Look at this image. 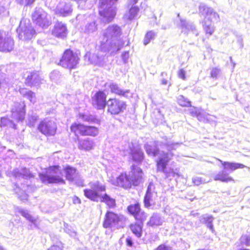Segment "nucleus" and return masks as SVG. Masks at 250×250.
Segmentation results:
<instances>
[{
	"instance_id": "obj_1",
	"label": "nucleus",
	"mask_w": 250,
	"mask_h": 250,
	"mask_svg": "<svg viewBox=\"0 0 250 250\" xmlns=\"http://www.w3.org/2000/svg\"><path fill=\"white\" fill-rule=\"evenodd\" d=\"M122 35L121 27L112 24L108 26L102 32L100 47L104 52H109L114 54L119 51L124 46V43L120 40Z\"/></svg>"
},
{
	"instance_id": "obj_2",
	"label": "nucleus",
	"mask_w": 250,
	"mask_h": 250,
	"mask_svg": "<svg viewBox=\"0 0 250 250\" xmlns=\"http://www.w3.org/2000/svg\"><path fill=\"white\" fill-rule=\"evenodd\" d=\"M162 144L164 148H166L168 151H171L177 149L181 144L174 143L170 140H166L162 143ZM172 156L173 154L170 152L167 153L162 152L160 153L159 160L156 161L157 170L163 172L165 174L166 177L170 179L176 175H178L177 172L173 168L167 167L168 163Z\"/></svg>"
},
{
	"instance_id": "obj_3",
	"label": "nucleus",
	"mask_w": 250,
	"mask_h": 250,
	"mask_svg": "<svg viewBox=\"0 0 250 250\" xmlns=\"http://www.w3.org/2000/svg\"><path fill=\"white\" fill-rule=\"evenodd\" d=\"M143 174L142 169L133 165L128 176L125 173H122L113 182V184L125 189L129 188L132 185L136 186L142 182Z\"/></svg>"
},
{
	"instance_id": "obj_4",
	"label": "nucleus",
	"mask_w": 250,
	"mask_h": 250,
	"mask_svg": "<svg viewBox=\"0 0 250 250\" xmlns=\"http://www.w3.org/2000/svg\"><path fill=\"white\" fill-rule=\"evenodd\" d=\"M117 1L118 0H100L99 13L103 22H109L114 18L116 10L114 5Z\"/></svg>"
},
{
	"instance_id": "obj_5",
	"label": "nucleus",
	"mask_w": 250,
	"mask_h": 250,
	"mask_svg": "<svg viewBox=\"0 0 250 250\" xmlns=\"http://www.w3.org/2000/svg\"><path fill=\"white\" fill-rule=\"evenodd\" d=\"M62 174L59 166L50 167L45 173H40V178L43 183L64 184V180L62 178Z\"/></svg>"
},
{
	"instance_id": "obj_6",
	"label": "nucleus",
	"mask_w": 250,
	"mask_h": 250,
	"mask_svg": "<svg viewBox=\"0 0 250 250\" xmlns=\"http://www.w3.org/2000/svg\"><path fill=\"white\" fill-rule=\"evenodd\" d=\"M219 161L224 166V170L214 176L213 179L215 181H220L223 182L231 181L232 180V179L228 176L229 173L236 169L243 168L245 167L244 165L241 164L223 162L221 160Z\"/></svg>"
},
{
	"instance_id": "obj_7",
	"label": "nucleus",
	"mask_w": 250,
	"mask_h": 250,
	"mask_svg": "<svg viewBox=\"0 0 250 250\" xmlns=\"http://www.w3.org/2000/svg\"><path fill=\"white\" fill-rule=\"evenodd\" d=\"M90 189H84V194L87 198L94 202H99V199L103 196L102 192L105 190V186L98 181L89 183Z\"/></svg>"
},
{
	"instance_id": "obj_8",
	"label": "nucleus",
	"mask_w": 250,
	"mask_h": 250,
	"mask_svg": "<svg viewBox=\"0 0 250 250\" xmlns=\"http://www.w3.org/2000/svg\"><path fill=\"white\" fill-rule=\"evenodd\" d=\"M125 221L126 218L123 215L108 211L105 214L103 225L104 228H123Z\"/></svg>"
},
{
	"instance_id": "obj_9",
	"label": "nucleus",
	"mask_w": 250,
	"mask_h": 250,
	"mask_svg": "<svg viewBox=\"0 0 250 250\" xmlns=\"http://www.w3.org/2000/svg\"><path fill=\"white\" fill-rule=\"evenodd\" d=\"M19 38L20 40H28L31 39L36 34L30 21L28 19H22L19 27L17 29Z\"/></svg>"
},
{
	"instance_id": "obj_10",
	"label": "nucleus",
	"mask_w": 250,
	"mask_h": 250,
	"mask_svg": "<svg viewBox=\"0 0 250 250\" xmlns=\"http://www.w3.org/2000/svg\"><path fill=\"white\" fill-rule=\"evenodd\" d=\"M79 58L77 54L71 50H66L60 60L59 64L64 68L69 69L76 67L78 63Z\"/></svg>"
},
{
	"instance_id": "obj_11",
	"label": "nucleus",
	"mask_w": 250,
	"mask_h": 250,
	"mask_svg": "<svg viewBox=\"0 0 250 250\" xmlns=\"http://www.w3.org/2000/svg\"><path fill=\"white\" fill-rule=\"evenodd\" d=\"M32 17L35 23L42 28L47 27L51 24L47 14L42 8H36Z\"/></svg>"
},
{
	"instance_id": "obj_12",
	"label": "nucleus",
	"mask_w": 250,
	"mask_h": 250,
	"mask_svg": "<svg viewBox=\"0 0 250 250\" xmlns=\"http://www.w3.org/2000/svg\"><path fill=\"white\" fill-rule=\"evenodd\" d=\"M57 128L55 122L47 118L42 121L38 126V130L46 136H54L56 133Z\"/></svg>"
},
{
	"instance_id": "obj_13",
	"label": "nucleus",
	"mask_w": 250,
	"mask_h": 250,
	"mask_svg": "<svg viewBox=\"0 0 250 250\" xmlns=\"http://www.w3.org/2000/svg\"><path fill=\"white\" fill-rule=\"evenodd\" d=\"M71 131L82 135L96 136L99 133L98 128L93 126L84 125L81 124H74L71 126Z\"/></svg>"
},
{
	"instance_id": "obj_14",
	"label": "nucleus",
	"mask_w": 250,
	"mask_h": 250,
	"mask_svg": "<svg viewBox=\"0 0 250 250\" xmlns=\"http://www.w3.org/2000/svg\"><path fill=\"white\" fill-rule=\"evenodd\" d=\"M14 46V42L11 35L7 32L0 31V51L9 52Z\"/></svg>"
},
{
	"instance_id": "obj_15",
	"label": "nucleus",
	"mask_w": 250,
	"mask_h": 250,
	"mask_svg": "<svg viewBox=\"0 0 250 250\" xmlns=\"http://www.w3.org/2000/svg\"><path fill=\"white\" fill-rule=\"evenodd\" d=\"M143 2L142 0H128L127 6L128 11L125 14V18L129 21L135 19L140 11L139 7Z\"/></svg>"
},
{
	"instance_id": "obj_16",
	"label": "nucleus",
	"mask_w": 250,
	"mask_h": 250,
	"mask_svg": "<svg viewBox=\"0 0 250 250\" xmlns=\"http://www.w3.org/2000/svg\"><path fill=\"white\" fill-rule=\"evenodd\" d=\"M199 13L201 16L204 18L203 21L211 23V21H219L220 17L218 14L215 12L213 8L208 7L205 5L199 6Z\"/></svg>"
},
{
	"instance_id": "obj_17",
	"label": "nucleus",
	"mask_w": 250,
	"mask_h": 250,
	"mask_svg": "<svg viewBox=\"0 0 250 250\" xmlns=\"http://www.w3.org/2000/svg\"><path fill=\"white\" fill-rule=\"evenodd\" d=\"M107 111L112 115H117L126 108L125 102L118 99H109L107 102Z\"/></svg>"
},
{
	"instance_id": "obj_18",
	"label": "nucleus",
	"mask_w": 250,
	"mask_h": 250,
	"mask_svg": "<svg viewBox=\"0 0 250 250\" xmlns=\"http://www.w3.org/2000/svg\"><path fill=\"white\" fill-rule=\"evenodd\" d=\"M25 104L24 102L15 103L11 109L12 118L17 121H22L25 116Z\"/></svg>"
},
{
	"instance_id": "obj_19",
	"label": "nucleus",
	"mask_w": 250,
	"mask_h": 250,
	"mask_svg": "<svg viewBox=\"0 0 250 250\" xmlns=\"http://www.w3.org/2000/svg\"><path fill=\"white\" fill-rule=\"evenodd\" d=\"M24 77L25 84L30 87L39 85L42 80L38 71L27 72L24 74Z\"/></svg>"
},
{
	"instance_id": "obj_20",
	"label": "nucleus",
	"mask_w": 250,
	"mask_h": 250,
	"mask_svg": "<svg viewBox=\"0 0 250 250\" xmlns=\"http://www.w3.org/2000/svg\"><path fill=\"white\" fill-rule=\"evenodd\" d=\"M106 98V95L104 92L99 91L92 98L93 105L98 109H104L107 104Z\"/></svg>"
},
{
	"instance_id": "obj_21",
	"label": "nucleus",
	"mask_w": 250,
	"mask_h": 250,
	"mask_svg": "<svg viewBox=\"0 0 250 250\" xmlns=\"http://www.w3.org/2000/svg\"><path fill=\"white\" fill-rule=\"evenodd\" d=\"M127 210L131 214L134 216L136 220L143 221L146 218V214L141 211V208L139 204L130 205L128 207Z\"/></svg>"
},
{
	"instance_id": "obj_22",
	"label": "nucleus",
	"mask_w": 250,
	"mask_h": 250,
	"mask_svg": "<svg viewBox=\"0 0 250 250\" xmlns=\"http://www.w3.org/2000/svg\"><path fill=\"white\" fill-rule=\"evenodd\" d=\"M155 187L152 183H150L147 187V190L144 197V203L145 207L149 208L153 204V197L156 193L154 191Z\"/></svg>"
},
{
	"instance_id": "obj_23",
	"label": "nucleus",
	"mask_w": 250,
	"mask_h": 250,
	"mask_svg": "<svg viewBox=\"0 0 250 250\" xmlns=\"http://www.w3.org/2000/svg\"><path fill=\"white\" fill-rule=\"evenodd\" d=\"M52 34L62 39L65 38L67 34V29L66 25L62 22H57L52 30Z\"/></svg>"
},
{
	"instance_id": "obj_24",
	"label": "nucleus",
	"mask_w": 250,
	"mask_h": 250,
	"mask_svg": "<svg viewBox=\"0 0 250 250\" xmlns=\"http://www.w3.org/2000/svg\"><path fill=\"white\" fill-rule=\"evenodd\" d=\"M129 147V153L130 154L131 157L134 161L136 162H141L144 158V154L141 148L139 146H132L128 144Z\"/></svg>"
},
{
	"instance_id": "obj_25",
	"label": "nucleus",
	"mask_w": 250,
	"mask_h": 250,
	"mask_svg": "<svg viewBox=\"0 0 250 250\" xmlns=\"http://www.w3.org/2000/svg\"><path fill=\"white\" fill-rule=\"evenodd\" d=\"M180 21L182 32L185 34H188L190 32L196 36L199 35V32L193 23L183 19H180Z\"/></svg>"
},
{
	"instance_id": "obj_26",
	"label": "nucleus",
	"mask_w": 250,
	"mask_h": 250,
	"mask_svg": "<svg viewBox=\"0 0 250 250\" xmlns=\"http://www.w3.org/2000/svg\"><path fill=\"white\" fill-rule=\"evenodd\" d=\"M98 25L95 21L87 22L81 28V32L88 36L93 35L98 30Z\"/></svg>"
},
{
	"instance_id": "obj_27",
	"label": "nucleus",
	"mask_w": 250,
	"mask_h": 250,
	"mask_svg": "<svg viewBox=\"0 0 250 250\" xmlns=\"http://www.w3.org/2000/svg\"><path fill=\"white\" fill-rule=\"evenodd\" d=\"M109 88L110 91L112 93H114L116 95L123 96L125 97H127L129 94V90H123L121 89L117 84L112 83L109 85Z\"/></svg>"
},
{
	"instance_id": "obj_28",
	"label": "nucleus",
	"mask_w": 250,
	"mask_h": 250,
	"mask_svg": "<svg viewBox=\"0 0 250 250\" xmlns=\"http://www.w3.org/2000/svg\"><path fill=\"white\" fill-rule=\"evenodd\" d=\"M213 217L211 215L208 214H204L200 217V221L203 223L206 224L207 227L212 232L214 231L212 222L213 221Z\"/></svg>"
},
{
	"instance_id": "obj_29",
	"label": "nucleus",
	"mask_w": 250,
	"mask_h": 250,
	"mask_svg": "<svg viewBox=\"0 0 250 250\" xmlns=\"http://www.w3.org/2000/svg\"><path fill=\"white\" fill-rule=\"evenodd\" d=\"M87 58H88V61L90 62L94 65L101 64L104 60L103 55L99 56L97 54H91L89 53H87L85 56V59H86Z\"/></svg>"
},
{
	"instance_id": "obj_30",
	"label": "nucleus",
	"mask_w": 250,
	"mask_h": 250,
	"mask_svg": "<svg viewBox=\"0 0 250 250\" xmlns=\"http://www.w3.org/2000/svg\"><path fill=\"white\" fill-rule=\"evenodd\" d=\"M94 146V142L92 140L87 139L79 141L78 147L80 149L88 150L92 149Z\"/></svg>"
},
{
	"instance_id": "obj_31",
	"label": "nucleus",
	"mask_w": 250,
	"mask_h": 250,
	"mask_svg": "<svg viewBox=\"0 0 250 250\" xmlns=\"http://www.w3.org/2000/svg\"><path fill=\"white\" fill-rule=\"evenodd\" d=\"M164 221L161 215L159 214H153L150 217L147 224L149 226H158L162 225Z\"/></svg>"
},
{
	"instance_id": "obj_32",
	"label": "nucleus",
	"mask_w": 250,
	"mask_h": 250,
	"mask_svg": "<svg viewBox=\"0 0 250 250\" xmlns=\"http://www.w3.org/2000/svg\"><path fill=\"white\" fill-rule=\"evenodd\" d=\"M145 148L146 153L149 156H158V160H159V156L160 153L163 152V151H160L155 146H151L148 144L145 145Z\"/></svg>"
},
{
	"instance_id": "obj_33",
	"label": "nucleus",
	"mask_w": 250,
	"mask_h": 250,
	"mask_svg": "<svg viewBox=\"0 0 250 250\" xmlns=\"http://www.w3.org/2000/svg\"><path fill=\"white\" fill-rule=\"evenodd\" d=\"M66 179L72 182L77 176L78 173L76 169L70 166H67L64 169Z\"/></svg>"
},
{
	"instance_id": "obj_34",
	"label": "nucleus",
	"mask_w": 250,
	"mask_h": 250,
	"mask_svg": "<svg viewBox=\"0 0 250 250\" xmlns=\"http://www.w3.org/2000/svg\"><path fill=\"white\" fill-rule=\"evenodd\" d=\"M72 11V4L70 2L65 3L63 7L57 8V12L63 17L69 15Z\"/></svg>"
},
{
	"instance_id": "obj_35",
	"label": "nucleus",
	"mask_w": 250,
	"mask_h": 250,
	"mask_svg": "<svg viewBox=\"0 0 250 250\" xmlns=\"http://www.w3.org/2000/svg\"><path fill=\"white\" fill-rule=\"evenodd\" d=\"M141 221L139 224L135 223L130 226L131 231L138 238L141 237L142 234L143 223Z\"/></svg>"
},
{
	"instance_id": "obj_36",
	"label": "nucleus",
	"mask_w": 250,
	"mask_h": 250,
	"mask_svg": "<svg viewBox=\"0 0 250 250\" xmlns=\"http://www.w3.org/2000/svg\"><path fill=\"white\" fill-rule=\"evenodd\" d=\"M20 93L31 103H34L36 102L35 94L32 91L23 88L20 90Z\"/></svg>"
},
{
	"instance_id": "obj_37",
	"label": "nucleus",
	"mask_w": 250,
	"mask_h": 250,
	"mask_svg": "<svg viewBox=\"0 0 250 250\" xmlns=\"http://www.w3.org/2000/svg\"><path fill=\"white\" fill-rule=\"evenodd\" d=\"M99 201L105 203L109 208H113L115 206V200L106 193L104 194L99 199Z\"/></svg>"
},
{
	"instance_id": "obj_38",
	"label": "nucleus",
	"mask_w": 250,
	"mask_h": 250,
	"mask_svg": "<svg viewBox=\"0 0 250 250\" xmlns=\"http://www.w3.org/2000/svg\"><path fill=\"white\" fill-rule=\"evenodd\" d=\"M211 181V179L210 177L207 178L199 176H194L192 179L193 183L196 186H199L201 184L208 183Z\"/></svg>"
},
{
	"instance_id": "obj_39",
	"label": "nucleus",
	"mask_w": 250,
	"mask_h": 250,
	"mask_svg": "<svg viewBox=\"0 0 250 250\" xmlns=\"http://www.w3.org/2000/svg\"><path fill=\"white\" fill-rule=\"evenodd\" d=\"M203 27L206 35L208 36H211L214 31V26L211 23L207 22V21H203Z\"/></svg>"
},
{
	"instance_id": "obj_40",
	"label": "nucleus",
	"mask_w": 250,
	"mask_h": 250,
	"mask_svg": "<svg viewBox=\"0 0 250 250\" xmlns=\"http://www.w3.org/2000/svg\"><path fill=\"white\" fill-rule=\"evenodd\" d=\"M19 213L24 218H25L28 221L33 224L35 226H36V222L37 220V218L32 216L27 210L23 209H20L19 210Z\"/></svg>"
},
{
	"instance_id": "obj_41",
	"label": "nucleus",
	"mask_w": 250,
	"mask_h": 250,
	"mask_svg": "<svg viewBox=\"0 0 250 250\" xmlns=\"http://www.w3.org/2000/svg\"><path fill=\"white\" fill-rule=\"evenodd\" d=\"M195 115L198 120L201 122L207 123L210 121V116L204 112L197 113L196 112Z\"/></svg>"
},
{
	"instance_id": "obj_42",
	"label": "nucleus",
	"mask_w": 250,
	"mask_h": 250,
	"mask_svg": "<svg viewBox=\"0 0 250 250\" xmlns=\"http://www.w3.org/2000/svg\"><path fill=\"white\" fill-rule=\"evenodd\" d=\"M156 34L157 33L156 32L152 30L147 32L144 39V44L145 45L148 44L151 40L155 39Z\"/></svg>"
},
{
	"instance_id": "obj_43",
	"label": "nucleus",
	"mask_w": 250,
	"mask_h": 250,
	"mask_svg": "<svg viewBox=\"0 0 250 250\" xmlns=\"http://www.w3.org/2000/svg\"><path fill=\"white\" fill-rule=\"evenodd\" d=\"M240 243L246 246H250V234H245L241 236L240 238Z\"/></svg>"
},
{
	"instance_id": "obj_44",
	"label": "nucleus",
	"mask_w": 250,
	"mask_h": 250,
	"mask_svg": "<svg viewBox=\"0 0 250 250\" xmlns=\"http://www.w3.org/2000/svg\"><path fill=\"white\" fill-rule=\"evenodd\" d=\"M178 104L182 106H189L190 105V102L188 99L185 98L182 95L178 96Z\"/></svg>"
},
{
	"instance_id": "obj_45",
	"label": "nucleus",
	"mask_w": 250,
	"mask_h": 250,
	"mask_svg": "<svg viewBox=\"0 0 250 250\" xmlns=\"http://www.w3.org/2000/svg\"><path fill=\"white\" fill-rule=\"evenodd\" d=\"M72 182H73L75 185L79 187H83L84 186V181L82 177L80 175L79 173L78 174L77 176L74 179Z\"/></svg>"
},
{
	"instance_id": "obj_46",
	"label": "nucleus",
	"mask_w": 250,
	"mask_h": 250,
	"mask_svg": "<svg viewBox=\"0 0 250 250\" xmlns=\"http://www.w3.org/2000/svg\"><path fill=\"white\" fill-rule=\"evenodd\" d=\"M221 73V69L218 67H213L210 72V77L217 79Z\"/></svg>"
},
{
	"instance_id": "obj_47",
	"label": "nucleus",
	"mask_w": 250,
	"mask_h": 250,
	"mask_svg": "<svg viewBox=\"0 0 250 250\" xmlns=\"http://www.w3.org/2000/svg\"><path fill=\"white\" fill-rule=\"evenodd\" d=\"M37 120V116L35 115H29L27 119V125L30 126H34Z\"/></svg>"
},
{
	"instance_id": "obj_48",
	"label": "nucleus",
	"mask_w": 250,
	"mask_h": 250,
	"mask_svg": "<svg viewBox=\"0 0 250 250\" xmlns=\"http://www.w3.org/2000/svg\"><path fill=\"white\" fill-rule=\"evenodd\" d=\"M82 119L84 121L89 123H96L97 121L96 118L92 115H84L83 116Z\"/></svg>"
},
{
	"instance_id": "obj_49",
	"label": "nucleus",
	"mask_w": 250,
	"mask_h": 250,
	"mask_svg": "<svg viewBox=\"0 0 250 250\" xmlns=\"http://www.w3.org/2000/svg\"><path fill=\"white\" fill-rule=\"evenodd\" d=\"M63 245L61 242L52 246L48 250H62Z\"/></svg>"
},
{
	"instance_id": "obj_50",
	"label": "nucleus",
	"mask_w": 250,
	"mask_h": 250,
	"mask_svg": "<svg viewBox=\"0 0 250 250\" xmlns=\"http://www.w3.org/2000/svg\"><path fill=\"white\" fill-rule=\"evenodd\" d=\"M13 175L16 178H20L22 177L23 178H25V177H27L26 175L23 174L21 172H20L17 169H15L13 171Z\"/></svg>"
},
{
	"instance_id": "obj_51",
	"label": "nucleus",
	"mask_w": 250,
	"mask_h": 250,
	"mask_svg": "<svg viewBox=\"0 0 250 250\" xmlns=\"http://www.w3.org/2000/svg\"><path fill=\"white\" fill-rule=\"evenodd\" d=\"M154 250H172V249L170 247L167 246L165 244H161Z\"/></svg>"
},
{
	"instance_id": "obj_52",
	"label": "nucleus",
	"mask_w": 250,
	"mask_h": 250,
	"mask_svg": "<svg viewBox=\"0 0 250 250\" xmlns=\"http://www.w3.org/2000/svg\"><path fill=\"white\" fill-rule=\"evenodd\" d=\"M178 75L179 78L183 80L186 79V71L184 70V69L182 68L181 69L178 73Z\"/></svg>"
},
{
	"instance_id": "obj_53",
	"label": "nucleus",
	"mask_w": 250,
	"mask_h": 250,
	"mask_svg": "<svg viewBox=\"0 0 250 250\" xmlns=\"http://www.w3.org/2000/svg\"><path fill=\"white\" fill-rule=\"evenodd\" d=\"M59 76V72L56 71L52 72L50 74V77L52 80L56 81L57 79V77Z\"/></svg>"
},
{
	"instance_id": "obj_54",
	"label": "nucleus",
	"mask_w": 250,
	"mask_h": 250,
	"mask_svg": "<svg viewBox=\"0 0 250 250\" xmlns=\"http://www.w3.org/2000/svg\"><path fill=\"white\" fill-rule=\"evenodd\" d=\"M122 58L124 62L126 63L129 58V52L128 51L124 52L122 55Z\"/></svg>"
},
{
	"instance_id": "obj_55",
	"label": "nucleus",
	"mask_w": 250,
	"mask_h": 250,
	"mask_svg": "<svg viewBox=\"0 0 250 250\" xmlns=\"http://www.w3.org/2000/svg\"><path fill=\"white\" fill-rule=\"evenodd\" d=\"M10 121L6 118H2L0 120V126L3 127L7 125L8 123H10Z\"/></svg>"
},
{
	"instance_id": "obj_56",
	"label": "nucleus",
	"mask_w": 250,
	"mask_h": 250,
	"mask_svg": "<svg viewBox=\"0 0 250 250\" xmlns=\"http://www.w3.org/2000/svg\"><path fill=\"white\" fill-rule=\"evenodd\" d=\"M85 15L78 14L76 17V20L78 21H81L85 19Z\"/></svg>"
},
{
	"instance_id": "obj_57",
	"label": "nucleus",
	"mask_w": 250,
	"mask_h": 250,
	"mask_svg": "<svg viewBox=\"0 0 250 250\" xmlns=\"http://www.w3.org/2000/svg\"><path fill=\"white\" fill-rule=\"evenodd\" d=\"M126 242L127 244V245L130 247H131L133 245V242L131 240V238L130 237H128L126 239Z\"/></svg>"
},
{
	"instance_id": "obj_58",
	"label": "nucleus",
	"mask_w": 250,
	"mask_h": 250,
	"mask_svg": "<svg viewBox=\"0 0 250 250\" xmlns=\"http://www.w3.org/2000/svg\"><path fill=\"white\" fill-rule=\"evenodd\" d=\"M24 1V5H27L32 4L34 2L35 0H25Z\"/></svg>"
},
{
	"instance_id": "obj_59",
	"label": "nucleus",
	"mask_w": 250,
	"mask_h": 250,
	"mask_svg": "<svg viewBox=\"0 0 250 250\" xmlns=\"http://www.w3.org/2000/svg\"><path fill=\"white\" fill-rule=\"evenodd\" d=\"M238 42H239L240 45V47L242 48L243 47V39L242 38L240 37L238 39Z\"/></svg>"
},
{
	"instance_id": "obj_60",
	"label": "nucleus",
	"mask_w": 250,
	"mask_h": 250,
	"mask_svg": "<svg viewBox=\"0 0 250 250\" xmlns=\"http://www.w3.org/2000/svg\"><path fill=\"white\" fill-rule=\"evenodd\" d=\"M16 1L21 5H24L25 3V0H16Z\"/></svg>"
},
{
	"instance_id": "obj_61",
	"label": "nucleus",
	"mask_w": 250,
	"mask_h": 250,
	"mask_svg": "<svg viewBox=\"0 0 250 250\" xmlns=\"http://www.w3.org/2000/svg\"><path fill=\"white\" fill-rule=\"evenodd\" d=\"M167 83V81L163 78L162 80V84L166 85Z\"/></svg>"
},
{
	"instance_id": "obj_62",
	"label": "nucleus",
	"mask_w": 250,
	"mask_h": 250,
	"mask_svg": "<svg viewBox=\"0 0 250 250\" xmlns=\"http://www.w3.org/2000/svg\"><path fill=\"white\" fill-rule=\"evenodd\" d=\"M5 8L4 7L0 6V14L4 11Z\"/></svg>"
},
{
	"instance_id": "obj_63",
	"label": "nucleus",
	"mask_w": 250,
	"mask_h": 250,
	"mask_svg": "<svg viewBox=\"0 0 250 250\" xmlns=\"http://www.w3.org/2000/svg\"><path fill=\"white\" fill-rule=\"evenodd\" d=\"M156 111L157 112V113H160V118H162V117H163V115L161 114V113H160V112H161V111H160V110L159 109H156Z\"/></svg>"
},
{
	"instance_id": "obj_64",
	"label": "nucleus",
	"mask_w": 250,
	"mask_h": 250,
	"mask_svg": "<svg viewBox=\"0 0 250 250\" xmlns=\"http://www.w3.org/2000/svg\"><path fill=\"white\" fill-rule=\"evenodd\" d=\"M27 195L26 194H24L23 196V198L21 199H26L27 198Z\"/></svg>"
}]
</instances>
